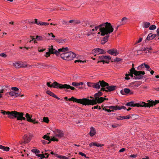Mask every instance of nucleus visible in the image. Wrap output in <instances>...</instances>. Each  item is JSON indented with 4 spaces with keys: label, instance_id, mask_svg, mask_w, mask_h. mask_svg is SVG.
<instances>
[{
    "label": "nucleus",
    "instance_id": "nucleus-1",
    "mask_svg": "<svg viewBox=\"0 0 159 159\" xmlns=\"http://www.w3.org/2000/svg\"><path fill=\"white\" fill-rule=\"evenodd\" d=\"M99 28L100 31L101 32V35L102 36L105 35L106 34L111 33L114 30V28L111 25V23L107 22L104 23L95 27V29L96 30H97Z\"/></svg>",
    "mask_w": 159,
    "mask_h": 159
},
{
    "label": "nucleus",
    "instance_id": "nucleus-2",
    "mask_svg": "<svg viewBox=\"0 0 159 159\" xmlns=\"http://www.w3.org/2000/svg\"><path fill=\"white\" fill-rule=\"evenodd\" d=\"M148 103H146L143 102L140 103H134L133 102H127L125 104V106L128 107H150L153 106L159 103V100H155V101L153 100H148Z\"/></svg>",
    "mask_w": 159,
    "mask_h": 159
},
{
    "label": "nucleus",
    "instance_id": "nucleus-3",
    "mask_svg": "<svg viewBox=\"0 0 159 159\" xmlns=\"http://www.w3.org/2000/svg\"><path fill=\"white\" fill-rule=\"evenodd\" d=\"M87 84L89 87L98 89L100 88L101 86L102 88H105V87H106L107 86L109 85L108 83L103 80H99L97 83H92L88 82L87 83Z\"/></svg>",
    "mask_w": 159,
    "mask_h": 159
},
{
    "label": "nucleus",
    "instance_id": "nucleus-4",
    "mask_svg": "<svg viewBox=\"0 0 159 159\" xmlns=\"http://www.w3.org/2000/svg\"><path fill=\"white\" fill-rule=\"evenodd\" d=\"M104 101V98L101 97L93 99L87 98V105H96L97 103H100Z\"/></svg>",
    "mask_w": 159,
    "mask_h": 159
},
{
    "label": "nucleus",
    "instance_id": "nucleus-5",
    "mask_svg": "<svg viewBox=\"0 0 159 159\" xmlns=\"http://www.w3.org/2000/svg\"><path fill=\"white\" fill-rule=\"evenodd\" d=\"M69 101H73L78 103L82 104L83 105H87V98H82L77 99L73 97L68 99Z\"/></svg>",
    "mask_w": 159,
    "mask_h": 159
},
{
    "label": "nucleus",
    "instance_id": "nucleus-6",
    "mask_svg": "<svg viewBox=\"0 0 159 159\" xmlns=\"http://www.w3.org/2000/svg\"><path fill=\"white\" fill-rule=\"evenodd\" d=\"M15 114L14 116V118H16L17 120H25L26 118H25L23 116L24 114L23 112H18L15 111Z\"/></svg>",
    "mask_w": 159,
    "mask_h": 159
},
{
    "label": "nucleus",
    "instance_id": "nucleus-7",
    "mask_svg": "<svg viewBox=\"0 0 159 159\" xmlns=\"http://www.w3.org/2000/svg\"><path fill=\"white\" fill-rule=\"evenodd\" d=\"M15 111H6L2 110H1V113L4 115H7L8 116V117L11 119H14V116L15 114Z\"/></svg>",
    "mask_w": 159,
    "mask_h": 159
},
{
    "label": "nucleus",
    "instance_id": "nucleus-8",
    "mask_svg": "<svg viewBox=\"0 0 159 159\" xmlns=\"http://www.w3.org/2000/svg\"><path fill=\"white\" fill-rule=\"evenodd\" d=\"M116 86L114 85H111L107 86L106 88H101V90H102L103 91L106 92H111L114 91L116 89Z\"/></svg>",
    "mask_w": 159,
    "mask_h": 159
},
{
    "label": "nucleus",
    "instance_id": "nucleus-9",
    "mask_svg": "<svg viewBox=\"0 0 159 159\" xmlns=\"http://www.w3.org/2000/svg\"><path fill=\"white\" fill-rule=\"evenodd\" d=\"M49 51L51 54H55L57 56H58L60 54V52L58 50L53 48V46L52 45L49 47Z\"/></svg>",
    "mask_w": 159,
    "mask_h": 159
},
{
    "label": "nucleus",
    "instance_id": "nucleus-10",
    "mask_svg": "<svg viewBox=\"0 0 159 159\" xmlns=\"http://www.w3.org/2000/svg\"><path fill=\"white\" fill-rule=\"evenodd\" d=\"M69 52H64L60 54L61 57L64 60H69Z\"/></svg>",
    "mask_w": 159,
    "mask_h": 159
},
{
    "label": "nucleus",
    "instance_id": "nucleus-11",
    "mask_svg": "<svg viewBox=\"0 0 159 159\" xmlns=\"http://www.w3.org/2000/svg\"><path fill=\"white\" fill-rule=\"evenodd\" d=\"M107 52L109 54L113 56L117 55L119 53L117 50L116 49H112L107 51Z\"/></svg>",
    "mask_w": 159,
    "mask_h": 159
},
{
    "label": "nucleus",
    "instance_id": "nucleus-12",
    "mask_svg": "<svg viewBox=\"0 0 159 159\" xmlns=\"http://www.w3.org/2000/svg\"><path fill=\"white\" fill-rule=\"evenodd\" d=\"M53 86L52 87L55 88H59V89H64V84H62L58 83L57 82H54L53 83Z\"/></svg>",
    "mask_w": 159,
    "mask_h": 159
},
{
    "label": "nucleus",
    "instance_id": "nucleus-13",
    "mask_svg": "<svg viewBox=\"0 0 159 159\" xmlns=\"http://www.w3.org/2000/svg\"><path fill=\"white\" fill-rule=\"evenodd\" d=\"M94 52L96 53H105L106 52L102 49H101L98 48H96L93 50Z\"/></svg>",
    "mask_w": 159,
    "mask_h": 159
},
{
    "label": "nucleus",
    "instance_id": "nucleus-14",
    "mask_svg": "<svg viewBox=\"0 0 159 159\" xmlns=\"http://www.w3.org/2000/svg\"><path fill=\"white\" fill-rule=\"evenodd\" d=\"M35 22L34 23L38 25H48L49 24V23H47V22H39L38 21V20L37 19H34Z\"/></svg>",
    "mask_w": 159,
    "mask_h": 159
},
{
    "label": "nucleus",
    "instance_id": "nucleus-15",
    "mask_svg": "<svg viewBox=\"0 0 159 159\" xmlns=\"http://www.w3.org/2000/svg\"><path fill=\"white\" fill-rule=\"evenodd\" d=\"M56 132L57 133L56 134V136L58 137L59 138H61L64 136V133L63 132L60 130L57 129L56 131Z\"/></svg>",
    "mask_w": 159,
    "mask_h": 159
},
{
    "label": "nucleus",
    "instance_id": "nucleus-16",
    "mask_svg": "<svg viewBox=\"0 0 159 159\" xmlns=\"http://www.w3.org/2000/svg\"><path fill=\"white\" fill-rule=\"evenodd\" d=\"M36 66L37 67L40 68H45L48 67V65L45 64L43 63H38Z\"/></svg>",
    "mask_w": 159,
    "mask_h": 159
},
{
    "label": "nucleus",
    "instance_id": "nucleus-17",
    "mask_svg": "<svg viewBox=\"0 0 159 159\" xmlns=\"http://www.w3.org/2000/svg\"><path fill=\"white\" fill-rule=\"evenodd\" d=\"M157 36V34H152L151 33H150L148 35L146 39V40H150L153 39Z\"/></svg>",
    "mask_w": 159,
    "mask_h": 159
},
{
    "label": "nucleus",
    "instance_id": "nucleus-18",
    "mask_svg": "<svg viewBox=\"0 0 159 159\" xmlns=\"http://www.w3.org/2000/svg\"><path fill=\"white\" fill-rule=\"evenodd\" d=\"M107 107L109 108L110 109H112V110H120L121 108H120V107L118 105L116 106H106Z\"/></svg>",
    "mask_w": 159,
    "mask_h": 159
},
{
    "label": "nucleus",
    "instance_id": "nucleus-19",
    "mask_svg": "<svg viewBox=\"0 0 159 159\" xmlns=\"http://www.w3.org/2000/svg\"><path fill=\"white\" fill-rule=\"evenodd\" d=\"M46 93L50 96L56 98L58 100H60V98L57 97L54 93L48 90L46 92Z\"/></svg>",
    "mask_w": 159,
    "mask_h": 159
},
{
    "label": "nucleus",
    "instance_id": "nucleus-20",
    "mask_svg": "<svg viewBox=\"0 0 159 159\" xmlns=\"http://www.w3.org/2000/svg\"><path fill=\"white\" fill-rule=\"evenodd\" d=\"M30 136L29 137H28L27 135L25 134L23 137V138L25 140L23 142L24 143H28L30 140Z\"/></svg>",
    "mask_w": 159,
    "mask_h": 159
},
{
    "label": "nucleus",
    "instance_id": "nucleus-21",
    "mask_svg": "<svg viewBox=\"0 0 159 159\" xmlns=\"http://www.w3.org/2000/svg\"><path fill=\"white\" fill-rule=\"evenodd\" d=\"M138 71H135L134 73V75L136 76V80H140L143 79V76L141 75L139 73H137Z\"/></svg>",
    "mask_w": 159,
    "mask_h": 159
},
{
    "label": "nucleus",
    "instance_id": "nucleus-22",
    "mask_svg": "<svg viewBox=\"0 0 159 159\" xmlns=\"http://www.w3.org/2000/svg\"><path fill=\"white\" fill-rule=\"evenodd\" d=\"M25 117L26 118V120L29 122H33L32 121V119L31 118L32 115H30L29 114L27 113L25 114Z\"/></svg>",
    "mask_w": 159,
    "mask_h": 159
},
{
    "label": "nucleus",
    "instance_id": "nucleus-23",
    "mask_svg": "<svg viewBox=\"0 0 159 159\" xmlns=\"http://www.w3.org/2000/svg\"><path fill=\"white\" fill-rule=\"evenodd\" d=\"M130 92V90L128 88H125L124 90H122L120 91V93L123 95H125V93H128Z\"/></svg>",
    "mask_w": 159,
    "mask_h": 159
},
{
    "label": "nucleus",
    "instance_id": "nucleus-24",
    "mask_svg": "<svg viewBox=\"0 0 159 159\" xmlns=\"http://www.w3.org/2000/svg\"><path fill=\"white\" fill-rule=\"evenodd\" d=\"M96 133L95 130L94 128L93 127H91L90 128V135L91 136H93Z\"/></svg>",
    "mask_w": 159,
    "mask_h": 159
},
{
    "label": "nucleus",
    "instance_id": "nucleus-25",
    "mask_svg": "<svg viewBox=\"0 0 159 159\" xmlns=\"http://www.w3.org/2000/svg\"><path fill=\"white\" fill-rule=\"evenodd\" d=\"M64 89H70L72 90H74L75 89V88L74 87L71 86L67 84H64Z\"/></svg>",
    "mask_w": 159,
    "mask_h": 159
},
{
    "label": "nucleus",
    "instance_id": "nucleus-26",
    "mask_svg": "<svg viewBox=\"0 0 159 159\" xmlns=\"http://www.w3.org/2000/svg\"><path fill=\"white\" fill-rule=\"evenodd\" d=\"M100 90V91H99L98 93H96L94 95V97H95V99H97V98H99V97L102 96V93L101 92V91Z\"/></svg>",
    "mask_w": 159,
    "mask_h": 159
},
{
    "label": "nucleus",
    "instance_id": "nucleus-27",
    "mask_svg": "<svg viewBox=\"0 0 159 159\" xmlns=\"http://www.w3.org/2000/svg\"><path fill=\"white\" fill-rule=\"evenodd\" d=\"M0 149L6 151H8L10 149L9 147H5L1 145H0Z\"/></svg>",
    "mask_w": 159,
    "mask_h": 159
},
{
    "label": "nucleus",
    "instance_id": "nucleus-28",
    "mask_svg": "<svg viewBox=\"0 0 159 159\" xmlns=\"http://www.w3.org/2000/svg\"><path fill=\"white\" fill-rule=\"evenodd\" d=\"M69 50V48L68 47L62 48H60L58 49V50L60 52V53L61 52H66Z\"/></svg>",
    "mask_w": 159,
    "mask_h": 159
},
{
    "label": "nucleus",
    "instance_id": "nucleus-29",
    "mask_svg": "<svg viewBox=\"0 0 159 159\" xmlns=\"http://www.w3.org/2000/svg\"><path fill=\"white\" fill-rule=\"evenodd\" d=\"M150 25V23L148 22H144L143 23V27L144 28H148Z\"/></svg>",
    "mask_w": 159,
    "mask_h": 159
},
{
    "label": "nucleus",
    "instance_id": "nucleus-30",
    "mask_svg": "<svg viewBox=\"0 0 159 159\" xmlns=\"http://www.w3.org/2000/svg\"><path fill=\"white\" fill-rule=\"evenodd\" d=\"M54 40L59 43H60L65 42V40H66V39H59L58 38H56L54 39Z\"/></svg>",
    "mask_w": 159,
    "mask_h": 159
},
{
    "label": "nucleus",
    "instance_id": "nucleus-31",
    "mask_svg": "<svg viewBox=\"0 0 159 159\" xmlns=\"http://www.w3.org/2000/svg\"><path fill=\"white\" fill-rule=\"evenodd\" d=\"M9 95L12 96H15L17 97L20 95V94L18 93H16L14 92H11L9 93Z\"/></svg>",
    "mask_w": 159,
    "mask_h": 159
},
{
    "label": "nucleus",
    "instance_id": "nucleus-32",
    "mask_svg": "<svg viewBox=\"0 0 159 159\" xmlns=\"http://www.w3.org/2000/svg\"><path fill=\"white\" fill-rule=\"evenodd\" d=\"M30 37L31 39H32V40H33L34 39H37L38 40H43V38L42 36H37L36 38L34 39L33 38V37L31 36Z\"/></svg>",
    "mask_w": 159,
    "mask_h": 159
},
{
    "label": "nucleus",
    "instance_id": "nucleus-33",
    "mask_svg": "<svg viewBox=\"0 0 159 159\" xmlns=\"http://www.w3.org/2000/svg\"><path fill=\"white\" fill-rule=\"evenodd\" d=\"M98 58L99 59V61L98 62V63L100 62H103V64L105 63V61L104 60L103 56H99Z\"/></svg>",
    "mask_w": 159,
    "mask_h": 159
},
{
    "label": "nucleus",
    "instance_id": "nucleus-34",
    "mask_svg": "<svg viewBox=\"0 0 159 159\" xmlns=\"http://www.w3.org/2000/svg\"><path fill=\"white\" fill-rule=\"evenodd\" d=\"M127 20V18L125 17H123L122 19H121V22L122 23L121 24V25H123L125 23H126V21Z\"/></svg>",
    "mask_w": 159,
    "mask_h": 159
},
{
    "label": "nucleus",
    "instance_id": "nucleus-35",
    "mask_svg": "<svg viewBox=\"0 0 159 159\" xmlns=\"http://www.w3.org/2000/svg\"><path fill=\"white\" fill-rule=\"evenodd\" d=\"M90 24L91 25L90 26V27L92 28L93 26L94 25L93 22L90 23L89 21H87L86 22V25L88 26V25H89Z\"/></svg>",
    "mask_w": 159,
    "mask_h": 159
},
{
    "label": "nucleus",
    "instance_id": "nucleus-36",
    "mask_svg": "<svg viewBox=\"0 0 159 159\" xmlns=\"http://www.w3.org/2000/svg\"><path fill=\"white\" fill-rule=\"evenodd\" d=\"M58 141V139L56 138H55L54 137H53L51 139H50V140L48 142V144H49L50 143L51 141Z\"/></svg>",
    "mask_w": 159,
    "mask_h": 159
},
{
    "label": "nucleus",
    "instance_id": "nucleus-37",
    "mask_svg": "<svg viewBox=\"0 0 159 159\" xmlns=\"http://www.w3.org/2000/svg\"><path fill=\"white\" fill-rule=\"evenodd\" d=\"M110 33H108L107 34H106L105 35H107L106 36L104 37L102 39H103L104 40L106 41L107 42L108 40V38H109V35Z\"/></svg>",
    "mask_w": 159,
    "mask_h": 159
},
{
    "label": "nucleus",
    "instance_id": "nucleus-38",
    "mask_svg": "<svg viewBox=\"0 0 159 159\" xmlns=\"http://www.w3.org/2000/svg\"><path fill=\"white\" fill-rule=\"evenodd\" d=\"M42 153H43L42 154H36V156L38 157H41V159H43V158H44L45 157V156L44 155V154H43V152H42Z\"/></svg>",
    "mask_w": 159,
    "mask_h": 159
},
{
    "label": "nucleus",
    "instance_id": "nucleus-39",
    "mask_svg": "<svg viewBox=\"0 0 159 159\" xmlns=\"http://www.w3.org/2000/svg\"><path fill=\"white\" fill-rule=\"evenodd\" d=\"M31 151L32 152H33L35 154H38L40 153V151L38 149H32Z\"/></svg>",
    "mask_w": 159,
    "mask_h": 159
},
{
    "label": "nucleus",
    "instance_id": "nucleus-40",
    "mask_svg": "<svg viewBox=\"0 0 159 159\" xmlns=\"http://www.w3.org/2000/svg\"><path fill=\"white\" fill-rule=\"evenodd\" d=\"M72 85L76 87H78L79 88H80V87H78L79 86V84L78 83H76V82H73L72 84Z\"/></svg>",
    "mask_w": 159,
    "mask_h": 159
},
{
    "label": "nucleus",
    "instance_id": "nucleus-41",
    "mask_svg": "<svg viewBox=\"0 0 159 159\" xmlns=\"http://www.w3.org/2000/svg\"><path fill=\"white\" fill-rule=\"evenodd\" d=\"M144 63L141 64L137 67V70H141L142 68L144 67Z\"/></svg>",
    "mask_w": 159,
    "mask_h": 159
},
{
    "label": "nucleus",
    "instance_id": "nucleus-42",
    "mask_svg": "<svg viewBox=\"0 0 159 159\" xmlns=\"http://www.w3.org/2000/svg\"><path fill=\"white\" fill-rule=\"evenodd\" d=\"M43 138L44 139H45L46 140H48L49 141L50 140V137L47 135H44Z\"/></svg>",
    "mask_w": 159,
    "mask_h": 159
},
{
    "label": "nucleus",
    "instance_id": "nucleus-43",
    "mask_svg": "<svg viewBox=\"0 0 159 159\" xmlns=\"http://www.w3.org/2000/svg\"><path fill=\"white\" fill-rule=\"evenodd\" d=\"M14 66L17 68H20V62L15 63L14 64Z\"/></svg>",
    "mask_w": 159,
    "mask_h": 159
},
{
    "label": "nucleus",
    "instance_id": "nucleus-44",
    "mask_svg": "<svg viewBox=\"0 0 159 159\" xmlns=\"http://www.w3.org/2000/svg\"><path fill=\"white\" fill-rule=\"evenodd\" d=\"M43 121L44 122L47 123H48V122L49 121V120L48 118L47 117H44L43 118Z\"/></svg>",
    "mask_w": 159,
    "mask_h": 159
},
{
    "label": "nucleus",
    "instance_id": "nucleus-45",
    "mask_svg": "<svg viewBox=\"0 0 159 159\" xmlns=\"http://www.w3.org/2000/svg\"><path fill=\"white\" fill-rule=\"evenodd\" d=\"M144 66L147 69V70L148 71H150L151 69L150 68L149 66L148 65L145 64V63H144Z\"/></svg>",
    "mask_w": 159,
    "mask_h": 159
},
{
    "label": "nucleus",
    "instance_id": "nucleus-46",
    "mask_svg": "<svg viewBox=\"0 0 159 159\" xmlns=\"http://www.w3.org/2000/svg\"><path fill=\"white\" fill-rule=\"evenodd\" d=\"M156 28V25H151L149 28V29L150 30H155Z\"/></svg>",
    "mask_w": 159,
    "mask_h": 159
},
{
    "label": "nucleus",
    "instance_id": "nucleus-47",
    "mask_svg": "<svg viewBox=\"0 0 159 159\" xmlns=\"http://www.w3.org/2000/svg\"><path fill=\"white\" fill-rule=\"evenodd\" d=\"M146 51V48H145V47L142 48L140 49V50H137L138 53H140V51Z\"/></svg>",
    "mask_w": 159,
    "mask_h": 159
},
{
    "label": "nucleus",
    "instance_id": "nucleus-48",
    "mask_svg": "<svg viewBox=\"0 0 159 159\" xmlns=\"http://www.w3.org/2000/svg\"><path fill=\"white\" fill-rule=\"evenodd\" d=\"M130 71V73H129V76H131L132 78H133L134 77V75H134V72H135V71Z\"/></svg>",
    "mask_w": 159,
    "mask_h": 159
},
{
    "label": "nucleus",
    "instance_id": "nucleus-49",
    "mask_svg": "<svg viewBox=\"0 0 159 159\" xmlns=\"http://www.w3.org/2000/svg\"><path fill=\"white\" fill-rule=\"evenodd\" d=\"M51 82H48L47 83V85L49 87H50V88H52V86H53V84H51Z\"/></svg>",
    "mask_w": 159,
    "mask_h": 159
},
{
    "label": "nucleus",
    "instance_id": "nucleus-50",
    "mask_svg": "<svg viewBox=\"0 0 159 159\" xmlns=\"http://www.w3.org/2000/svg\"><path fill=\"white\" fill-rule=\"evenodd\" d=\"M27 66V65L24 64L22 62H20V67H26Z\"/></svg>",
    "mask_w": 159,
    "mask_h": 159
},
{
    "label": "nucleus",
    "instance_id": "nucleus-51",
    "mask_svg": "<svg viewBox=\"0 0 159 159\" xmlns=\"http://www.w3.org/2000/svg\"><path fill=\"white\" fill-rule=\"evenodd\" d=\"M121 60V59L120 58H118V57H116L115 59L113 61L112 60L111 61L112 62H114V61H117V62H119Z\"/></svg>",
    "mask_w": 159,
    "mask_h": 159
},
{
    "label": "nucleus",
    "instance_id": "nucleus-52",
    "mask_svg": "<svg viewBox=\"0 0 159 159\" xmlns=\"http://www.w3.org/2000/svg\"><path fill=\"white\" fill-rule=\"evenodd\" d=\"M79 153L80 155H81L82 156L84 157H85L89 158L88 157H86V155L85 154L82 153V152H80Z\"/></svg>",
    "mask_w": 159,
    "mask_h": 159
},
{
    "label": "nucleus",
    "instance_id": "nucleus-53",
    "mask_svg": "<svg viewBox=\"0 0 159 159\" xmlns=\"http://www.w3.org/2000/svg\"><path fill=\"white\" fill-rule=\"evenodd\" d=\"M134 64H132V68L130 69L129 71H137L136 70H135V68L134 67Z\"/></svg>",
    "mask_w": 159,
    "mask_h": 159
},
{
    "label": "nucleus",
    "instance_id": "nucleus-54",
    "mask_svg": "<svg viewBox=\"0 0 159 159\" xmlns=\"http://www.w3.org/2000/svg\"><path fill=\"white\" fill-rule=\"evenodd\" d=\"M11 89L12 90H14V91H16L18 90V92H19L20 91L19 90L18 88L17 87H12L11 88Z\"/></svg>",
    "mask_w": 159,
    "mask_h": 159
},
{
    "label": "nucleus",
    "instance_id": "nucleus-55",
    "mask_svg": "<svg viewBox=\"0 0 159 159\" xmlns=\"http://www.w3.org/2000/svg\"><path fill=\"white\" fill-rule=\"evenodd\" d=\"M104 145L103 144H100L96 143V146L98 147L101 148Z\"/></svg>",
    "mask_w": 159,
    "mask_h": 159
},
{
    "label": "nucleus",
    "instance_id": "nucleus-56",
    "mask_svg": "<svg viewBox=\"0 0 159 159\" xmlns=\"http://www.w3.org/2000/svg\"><path fill=\"white\" fill-rule=\"evenodd\" d=\"M96 143L92 142V143H90L89 144V146L90 147H91L93 146H96Z\"/></svg>",
    "mask_w": 159,
    "mask_h": 159
},
{
    "label": "nucleus",
    "instance_id": "nucleus-57",
    "mask_svg": "<svg viewBox=\"0 0 159 159\" xmlns=\"http://www.w3.org/2000/svg\"><path fill=\"white\" fill-rule=\"evenodd\" d=\"M131 118V116L130 115H128L125 116H124V119H130Z\"/></svg>",
    "mask_w": 159,
    "mask_h": 159
},
{
    "label": "nucleus",
    "instance_id": "nucleus-58",
    "mask_svg": "<svg viewBox=\"0 0 159 159\" xmlns=\"http://www.w3.org/2000/svg\"><path fill=\"white\" fill-rule=\"evenodd\" d=\"M70 52H69V58H70L69 59H70L69 60H71L72 59V54H71V53H70Z\"/></svg>",
    "mask_w": 159,
    "mask_h": 159
},
{
    "label": "nucleus",
    "instance_id": "nucleus-59",
    "mask_svg": "<svg viewBox=\"0 0 159 159\" xmlns=\"http://www.w3.org/2000/svg\"><path fill=\"white\" fill-rule=\"evenodd\" d=\"M124 118V116H118L117 118L116 119L118 120H123V119H124V118Z\"/></svg>",
    "mask_w": 159,
    "mask_h": 159
},
{
    "label": "nucleus",
    "instance_id": "nucleus-60",
    "mask_svg": "<svg viewBox=\"0 0 159 159\" xmlns=\"http://www.w3.org/2000/svg\"><path fill=\"white\" fill-rule=\"evenodd\" d=\"M146 51H148V52H150V50H152V48L151 47L148 48L147 47L146 48Z\"/></svg>",
    "mask_w": 159,
    "mask_h": 159
},
{
    "label": "nucleus",
    "instance_id": "nucleus-61",
    "mask_svg": "<svg viewBox=\"0 0 159 159\" xmlns=\"http://www.w3.org/2000/svg\"><path fill=\"white\" fill-rule=\"evenodd\" d=\"M137 73H139L141 75H144L145 74V72L144 71H138Z\"/></svg>",
    "mask_w": 159,
    "mask_h": 159
},
{
    "label": "nucleus",
    "instance_id": "nucleus-62",
    "mask_svg": "<svg viewBox=\"0 0 159 159\" xmlns=\"http://www.w3.org/2000/svg\"><path fill=\"white\" fill-rule=\"evenodd\" d=\"M46 54L45 56V57H48L50 56V54H51V53H50V52H47L46 53Z\"/></svg>",
    "mask_w": 159,
    "mask_h": 159
},
{
    "label": "nucleus",
    "instance_id": "nucleus-63",
    "mask_svg": "<svg viewBox=\"0 0 159 159\" xmlns=\"http://www.w3.org/2000/svg\"><path fill=\"white\" fill-rule=\"evenodd\" d=\"M60 158H61L62 159H68V158L67 157L61 155Z\"/></svg>",
    "mask_w": 159,
    "mask_h": 159
},
{
    "label": "nucleus",
    "instance_id": "nucleus-64",
    "mask_svg": "<svg viewBox=\"0 0 159 159\" xmlns=\"http://www.w3.org/2000/svg\"><path fill=\"white\" fill-rule=\"evenodd\" d=\"M0 56L3 57H7V55L4 53H1L0 54Z\"/></svg>",
    "mask_w": 159,
    "mask_h": 159
}]
</instances>
